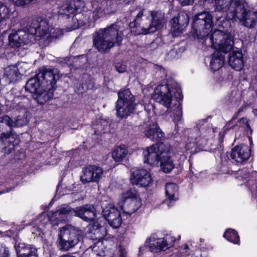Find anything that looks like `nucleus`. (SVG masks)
Masks as SVG:
<instances>
[{
  "label": "nucleus",
  "mask_w": 257,
  "mask_h": 257,
  "mask_svg": "<svg viewBox=\"0 0 257 257\" xmlns=\"http://www.w3.org/2000/svg\"><path fill=\"white\" fill-rule=\"evenodd\" d=\"M212 47L224 53L229 52L228 63L236 71L241 70L244 65L241 51L234 47L233 38L230 33L215 30L209 37Z\"/></svg>",
  "instance_id": "nucleus-1"
},
{
  "label": "nucleus",
  "mask_w": 257,
  "mask_h": 257,
  "mask_svg": "<svg viewBox=\"0 0 257 257\" xmlns=\"http://www.w3.org/2000/svg\"><path fill=\"white\" fill-rule=\"evenodd\" d=\"M216 9L226 14L229 20L238 19L246 27L253 28L257 24V12L247 11L240 0H214Z\"/></svg>",
  "instance_id": "nucleus-2"
},
{
  "label": "nucleus",
  "mask_w": 257,
  "mask_h": 257,
  "mask_svg": "<svg viewBox=\"0 0 257 257\" xmlns=\"http://www.w3.org/2000/svg\"><path fill=\"white\" fill-rule=\"evenodd\" d=\"M176 96L179 100L173 101L172 93L174 92L172 86L168 84H161L154 89L152 98L157 102L168 108L167 112L170 116L173 117L175 122H178L182 119V107L181 100L183 98L181 90L177 84H176Z\"/></svg>",
  "instance_id": "nucleus-3"
},
{
  "label": "nucleus",
  "mask_w": 257,
  "mask_h": 257,
  "mask_svg": "<svg viewBox=\"0 0 257 257\" xmlns=\"http://www.w3.org/2000/svg\"><path fill=\"white\" fill-rule=\"evenodd\" d=\"M123 36L118 24L114 23L95 33L93 45L99 52H104L114 46L120 45Z\"/></svg>",
  "instance_id": "nucleus-4"
},
{
  "label": "nucleus",
  "mask_w": 257,
  "mask_h": 257,
  "mask_svg": "<svg viewBox=\"0 0 257 257\" xmlns=\"http://www.w3.org/2000/svg\"><path fill=\"white\" fill-rule=\"evenodd\" d=\"M52 20L47 18H38L32 20V24L36 27L37 40L45 44H48L53 40L61 37L64 30L59 28L55 29L51 24Z\"/></svg>",
  "instance_id": "nucleus-5"
},
{
  "label": "nucleus",
  "mask_w": 257,
  "mask_h": 257,
  "mask_svg": "<svg viewBox=\"0 0 257 257\" xmlns=\"http://www.w3.org/2000/svg\"><path fill=\"white\" fill-rule=\"evenodd\" d=\"M23 29L13 30L9 36V45L13 48H18L25 45L34 43L37 40L36 27L32 24V20L23 26Z\"/></svg>",
  "instance_id": "nucleus-6"
},
{
  "label": "nucleus",
  "mask_w": 257,
  "mask_h": 257,
  "mask_svg": "<svg viewBox=\"0 0 257 257\" xmlns=\"http://www.w3.org/2000/svg\"><path fill=\"white\" fill-rule=\"evenodd\" d=\"M23 29L13 30L9 36V45L13 48H18L25 45L34 43L37 40L36 27L32 24V20L23 26Z\"/></svg>",
  "instance_id": "nucleus-7"
},
{
  "label": "nucleus",
  "mask_w": 257,
  "mask_h": 257,
  "mask_svg": "<svg viewBox=\"0 0 257 257\" xmlns=\"http://www.w3.org/2000/svg\"><path fill=\"white\" fill-rule=\"evenodd\" d=\"M118 96L115 105L116 115L121 118H126L135 109L137 103L135 96L129 89L119 92Z\"/></svg>",
  "instance_id": "nucleus-8"
},
{
  "label": "nucleus",
  "mask_w": 257,
  "mask_h": 257,
  "mask_svg": "<svg viewBox=\"0 0 257 257\" xmlns=\"http://www.w3.org/2000/svg\"><path fill=\"white\" fill-rule=\"evenodd\" d=\"M25 89L26 91L33 94L34 99L40 104L45 103L50 98L48 89L37 74L27 81Z\"/></svg>",
  "instance_id": "nucleus-9"
},
{
  "label": "nucleus",
  "mask_w": 257,
  "mask_h": 257,
  "mask_svg": "<svg viewBox=\"0 0 257 257\" xmlns=\"http://www.w3.org/2000/svg\"><path fill=\"white\" fill-rule=\"evenodd\" d=\"M175 240V237L171 234H167L162 238H157L155 235H152L146 240L145 245L151 251L158 253L172 247Z\"/></svg>",
  "instance_id": "nucleus-10"
},
{
  "label": "nucleus",
  "mask_w": 257,
  "mask_h": 257,
  "mask_svg": "<svg viewBox=\"0 0 257 257\" xmlns=\"http://www.w3.org/2000/svg\"><path fill=\"white\" fill-rule=\"evenodd\" d=\"M235 177L239 185L244 184L248 186L252 197L257 201V172L250 173L248 169L244 168L236 172Z\"/></svg>",
  "instance_id": "nucleus-11"
},
{
  "label": "nucleus",
  "mask_w": 257,
  "mask_h": 257,
  "mask_svg": "<svg viewBox=\"0 0 257 257\" xmlns=\"http://www.w3.org/2000/svg\"><path fill=\"white\" fill-rule=\"evenodd\" d=\"M214 130L211 127L196 129L192 132L190 137L191 141L185 145L187 150H190L195 147L196 145L204 146L213 137Z\"/></svg>",
  "instance_id": "nucleus-12"
},
{
  "label": "nucleus",
  "mask_w": 257,
  "mask_h": 257,
  "mask_svg": "<svg viewBox=\"0 0 257 257\" xmlns=\"http://www.w3.org/2000/svg\"><path fill=\"white\" fill-rule=\"evenodd\" d=\"M79 238L73 226L67 225L60 229L59 234V246L64 251L68 250L78 243Z\"/></svg>",
  "instance_id": "nucleus-13"
},
{
  "label": "nucleus",
  "mask_w": 257,
  "mask_h": 257,
  "mask_svg": "<svg viewBox=\"0 0 257 257\" xmlns=\"http://www.w3.org/2000/svg\"><path fill=\"white\" fill-rule=\"evenodd\" d=\"M213 17L208 12H204L195 15L193 27L202 37L208 36L213 26Z\"/></svg>",
  "instance_id": "nucleus-14"
},
{
  "label": "nucleus",
  "mask_w": 257,
  "mask_h": 257,
  "mask_svg": "<svg viewBox=\"0 0 257 257\" xmlns=\"http://www.w3.org/2000/svg\"><path fill=\"white\" fill-rule=\"evenodd\" d=\"M123 202L122 209L124 213L131 215L137 211L141 206V201L137 190L130 189L122 195Z\"/></svg>",
  "instance_id": "nucleus-15"
},
{
  "label": "nucleus",
  "mask_w": 257,
  "mask_h": 257,
  "mask_svg": "<svg viewBox=\"0 0 257 257\" xmlns=\"http://www.w3.org/2000/svg\"><path fill=\"white\" fill-rule=\"evenodd\" d=\"M167 146V144L160 143L153 145L145 149L143 152L145 164L151 167L158 166L159 159Z\"/></svg>",
  "instance_id": "nucleus-16"
},
{
  "label": "nucleus",
  "mask_w": 257,
  "mask_h": 257,
  "mask_svg": "<svg viewBox=\"0 0 257 257\" xmlns=\"http://www.w3.org/2000/svg\"><path fill=\"white\" fill-rule=\"evenodd\" d=\"M131 182L138 186L146 188L153 183V179L150 173L145 169L134 171L130 177Z\"/></svg>",
  "instance_id": "nucleus-17"
},
{
  "label": "nucleus",
  "mask_w": 257,
  "mask_h": 257,
  "mask_svg": "<svg viewBox=\"0 0 257 257\" xmlns=\"http://www.w3.org/2000/svg\"><path fill=\"white\" fill-rule=\"evenodd\" d=\"M37 74L44 82L48 90L54 87L56 80L59 77L58 70L51 68L43 67Z\"/></svg>",
  "instance_id": "nucleus-18"
},
{
  "label": "nucleus",
  "mask_w": 257,
  "mask_h": 257,
  "mask_svg": "<svg viewBox=\"0 0 257 257\" xmlns=\"http://www.w3.org/2000/svg\"><path fill=\"white\" fill-rule=\"evenodd\" d=\"M103 174V171L101 167L95 165L88 166L83 169L80 180L83 184L98 183L102 178Z\"/></svg>",
  "instance_id": "nucleus-19"
},
{
  "label": "nucleus",
  "mask_w": 257,
  "mask_h": 257,
  "mask_svg": "<svg viewBox=\"0 0 257 257\" xmlns=\"http://www.w3.org/2000/svg\"><path fill=\"white\" fill-rule=\"evenodd\" d=\"M102 214L111 227L117 228L120 226L122 222L120 213L113 205L109 204L103 208Z\"/></svg>",
  "instance_id": "nucleus-20"
},
{
  "label": "nucleus",
  "mask_w": 257,
  "mask_h": 257,
  "mask_svg": "<svg viewBox=\"0 0 257 257\" xmlns=\"http://www.w3.org/2000/svg\"><path fill=\"white\" fill-rule=\"evenodd\" d=\"M152 22L148 27L143 26L140 30H138L136 34L146 35L157 31L162 27L163 15L160 12H151Z\"/></svg>",
  "instance_id": "nucleus-21"
},
{
  "label": "nucleus",
  "mask_w": 257,
  "mask_h": 257,
  "mask_svg": "<svg viewBox=\"0 0 257 257\" xmlns=\"http://www.w3.org/2000/svg\"><path fill=\"white\" fill-rule=\"evenodd\" d=\"M116 11V7L111 0H103L92 12V17L96 20L113 14Z\"/></svg>",
  "instance_id": "nucleus-22"
},
{
  "label": "nucleus",
  "mask_w": 257,
  "mask_h": 257,
  "mask_svg": "<svg viewBox=\"0 0 257 257\" xmlns=\"http://www.w3.org/2000/svg\"><path fill=\"white\" fill-rule=\"evenodd\" d=\"M73 212L75 216L86 222H93L96 218V210L92 205L85 204L76 207L74 208Z\"/></svg>",
  "instance_id": "nucleus-23"
},
{
  "label": "nucleus",
  "mask_w": 257,
  "mask_h": 257,
  "mask_svg": "<svg viewBox=\"0 0 257 257\" xmlns=\"http://www.w3.org/2000/svg\"><path fill=\"white\" fill-rule=\"evenodd\" d=\"M83 0H66L59 8V15H65L67 17L76 13L81 8L84 7Z\"/></svg>",
  "instance_id": "nucleus-24"
},
{
  "label": "nucleus",
  "mask_w": 257,
  "mask_h": 257,
  "mask_svg": "<svg viewBox=\"0 0 257 257\" xmlns=\"http://www.w3.org/2000/svg\"><path fill=\"white\" fill-rule=\"evenodd\" d=\"M250 156V149L247 145H240L234 147L231 151L232 160L239 164L246 162Z\"/></svg>",
  "instance_id": "nucleus-25"
},
{
  "label": "nucleus",
  "mask_w": 257,
  "mask_h": 257,
  "mask_svg": "<svg viewBox=\"0 0 257 257\" xmlns=\"http://www.w3.org/2000/svg\"><path fill=\"white\" fill-rule=\"evenodd\" d=\"M14 247L17 257H38L37 249L32 245L17 239Z\"/></svg>",
  "instance_id": "nucleus-26"
},
{
  "label": "nucleus",
  "mask_w": 257,
  "mask_h": 257,
  "mask_svg": "<svg viewBox=\"0 0 257 257\" xmlns=\"http://www.w3.org/2000/svg\"><path fill=\"white\" fill-rule=\"evenodd\" d=\"M66 204L61 205L58 210L55 212L50 211L48 213V218L49 221L53 224L58 225L59 222H61L63 220V216L74 213L73 210Z\"/></svg>",
  "instance_id": "nucleus-27"
},
{
  "label": "nucleus",
  "mask_w": 257,
  "mask_h": 257,
  "mask_svg": "<svg viewBox=\"0 0 257 257\" xmlns=\"http://www.w3.org/2000/svg\"><path fill=\"white\" fill-rule=\"evenodd\" d=\"M170 154V146L167 145L159 159L161 169L166 173H170L174 168V164Z\"/></svg>",
  "instance_id": "nucleus-28"
},
{
  "label": "nucleus",
  "mask_w": 257,
  "mask_h": 257,
  "mask_svg": "<svg viewBox=\"0 0 257 257\" xmlns=\"http://www.w3.org/2000/svg\"><path fill=\"white\" fill-rule=\"evenodd\" d=\"M145 136L151 140L157 141L165 138V134L161 131L157 123H153L145 127Z\"/></svg>",
  "instance_id": "nucleus-29"
},
{
  "label": "nucleus",
  "mask_w": 257,
  "mask_h": 257,
  "mask_svg": "<svg viewBox=\"0 0 257 257\" xmlns=\"http://www.w3.org/2000/svg\"><path fill=\"white\" fill-rule=\"evenodd\" d=\"M0 139L5 146V148H9L8 150L10 152L20 143L19 136L12 131L9 133H2Z\"/></svg>",
  "instance_id": "nucleus-30"
},
{
  "label": "nucleus",
  "mask_w": 257,
  "mask_h": 257,
  "mask_svg": "<svg viewBox=\"0 0 257 257\" xmlns=\"http://www.w3.org/2000/svg\"><path fill=\"white\" fill-rule=\"evenodd\" d=\"M23 72L20 71L18 66H9L5 69L3 78L9 84L14 83L21 78Z\"/></svg>",
  "instance_id": "nucleus-31"
},
{
  "label": "nucleus",
  "mask_w": 257,
  "mask_h": 257,
  "mask_svg": "<svg viewBox=\"0 0 257 257\" xmlns=\"http://www.w3.org/2000/svg\"><path fill=\"white\" fill-rule=\"evenodd\" d=\"M220 50L215 51L209 58V67L212 71L220 69L224 63V56Z\"/></svg>",
  "instance_id": "nucleus-32"
},
{
  "label": "nucleus",
  "mask_w": 257,
  "mask_h": 257,
  "mask_svg": "<svg viewBox=\"0 0 257 257\" xmlns=\"http://www.w3.org/2000/svg\"><path fill=\"white\" fill-rule=\"evenodd\" d=\"M178 186L173 183H167L165 187V193L167 197L166 202L169 206L173 205L174 201L178 198Z\"/></svg>",
  "instance_id": "nucleus-33"
},
{
  "label": "nucleus",
  "mask_w": 257,
  "mask_h": 257,
  "mask_svg": "<svg viewBox=\"0 0 257 257\" xmlns=\"http://www.w3.org/2000/svg\"><path fill=\"white\" fill-rule=\"evenodd\" d=\"M105 247L100 241H98L91 249H87L84 256L87 257H103L105 256Z\"/></svg>",
  "instance_id": "nucleus-34"
},
{
  "label": "nucleus",
  "mask_w": 257,
  "mask_h": 257,
  "mask_svg": "<svg viewBox=\"0 0 257 257\" xmlns=\"http://www.w3.org/2000/svg\"><path fill=\"white\" fill-rule=\"evenodd\" d=\"M127 154V150L124 146H119L113 150L112 157L116 162H120L125 158Z\"/></svg>",
  "instance_id": "nucleus-35"
},
{
  "label": "nucleus",
  "mask_w": 257,
  "mask_h": 257,
  "mask_svg": "<svg viewBox=\"0 0 257 257\" xmlns=\"http://www.w3.org/2000/svg\"><path fill=\"white\" fill-rule=\"evenodd\" d=\"M93 230V233L96 235V241L95 242L93 245H91L88 249H91L98 241H100L103 243L101 239L106 235V233L105 227L103 226L97 225L96 224V223H94ZM102 244L103 245V244Z\"/></svg>",
  "instance_id": "nucleus-36"
},
{
  "label": "nucleus",
  "mask_w": 257,
  "mask_h": 257,
  "mask_svg": "<svg viewBox=\"0 0 257 257\" xmlns=\"http://www.w3.org/2000/svg\"><path fill=\"white\" fill-rule=\"evenodd\" d=\"M11 6L10 4L0 3V21L9 19L12 14Z\"/></svg>",
  "instance_id": "nucleus-37"
},
{
  "label": "nucleus",
  "mask_w": 257,
  "mask_h": 257,
  "mask_svg": "<svg viewBox=\"0 0 257 257\" xmlns=\"http://www.w3.org/2000/svg\"><path fill=\"white\" fill-rule=\"evenodd\" d=\"M108 122L103 119L97 120L96 122L93 124L95 134L96 135L105 133L108 130Z\"/></svg>",
  "instance_id": "nucleus-38"
},
{
  "label": "nucleus",
  "mask_w": 257,
  "mask_h": 257,
  "mask_svg": "<svg viewBox=\"0 0 257 257\" xmlns=\"http://www.w3.org/2000/svg\"><path fill=\"white\" fill-rule=\"evenodd\" d=\"M223 236L228 241L234 244L239 243V237L238 233L234 229L231 228L226 229L224 233Z\"/></svg>",
  "instance_id": "nucleus-39"
},
{
  "label": "nucleus",
  "mask_w": 257,
  "mask_h": 257,
  "mask_svg": "<svg viewBox=\"0 0 257 257\" xmlns=\"http://www.w3.org/2000/svg\"><path fill=\"white\" fill-rule=\"evenodd\" d=\"M172 20L174 22L180 24L182 27L185 28L189 22V17L186 13L181 12L179 13L177 17H174Z\"/></svg>",
  "instance_id": "nucleus-40"
},
{
  "label": "nucleus",
  "mask_w": 257,
  "mask_h": 257,
  "mask_svg": "<svg viewBox=\"0 0 257 257\" xmlns=\"http://www.w3.org/2000/svg\"><path fill=\"white\" fill-rule=\"evenodd\" d=\"M5 125L9 126L11 130L15 127L14 121L7 115L0 117V132L3 130L2 127Z\"/></svg>",
  "instance_id": "nucleus-41"
},
{
  "label": "nucleus",
  "mask_w": 257,
  "mask_h": 257,
  "mask_svg": "<svg viewBox=\"0 0 257 257\" xmlns=\"http://www.w3.org/2000/svg\"><path fill=\"white\" fill-rule=\"evenodd\" d=\"M29 119L27 117V114L26 113L25 109L23 112L22 115L18 116L17 119L14 121L15 127H19L25 125L29 122Z\"/></svg>",
  "instance_id": "nucleus-42"
},
{
  "label": "nucleus",
  "mask_w": 257,
  "mask_h": 257,
  "mask_svg": "<svg viewBox=\"0 0 257 257\" xmlns=\"http://www.w3.org/2000/svg\"><path fill=\"white\" fill-rule=\"evenodd\" d=\"M172 27L171 32L174 37H177L181 34L185 28L180 26V24L171 20Z\"/></svg>",
  "instance_id": "nucleus-43"
},
{
  "label": "nucleus",
  "mask_w": 257,
  "mask_h": 257,
  "mask_svg": "<svg viewBox=\"0 0 257 257\" xmlns=\"http://www.w3.org/2000/svg\"><path fill=\"white\" fill-rule=\"evenodd\" d=\"M81 16L82 15H81L80 14H77L73 17V22L74 23H75V22L77 21V23L76 25H74L72 27V30H75L76 29H78L81 26H84L86 24L87 19L86 18L84 19V18L81 19Z\"/></svg>",
  "instance_id": "nucleus-44"
},
{
  "label": "nucleus",
  "mask_w": 257,
  "mask_h": 257,
  "mask_svg": "<svg viewBox=\"0 0 257 257\" xmlns=\"http://www.w3.org/2000/svg\"><path fill=\"white\" fill-rule=\"evenodd\" d=\"M19 100V98L17 97L15 98L13 102H11L9 100H6L5 105L9 107V109L10 110L11 109H16V110H19L20 107L21 109H23V106L22 105L20 102H18Z\"/></svg>",
  "instance_id": "nucleus-45"
},
{
  "label": "nucleus",
  "mask_w": 257,
  "mask_h": 257,
  "mask_svg": "<svg viewBox=\"0 0 257 257\" xmlns=\"http://www.w3.org/2000/svg\"><path fill=\"white\" fill-rule=\"evenodd\" d=\"M243 110V107H240L238 110L236 112L234 115L232 117V119L228 121V122L225 126V130H228L233 128L236 124L235 120L238 117L239 114Z\"/></svg>",
  "instance_id": "nucleus-46"
},
{
  "label": "nucleus",
  "mask_w": 257,
  "mask_h": 257,
  "mask_svg": "<svg viewBox=\"0 0 257 257\" xmlns=\"http://www.w3.org/2000/svg\"><path fill=\"white\" fill-rule=\"evenodd\" d=\"M192 254V251L190 249L188 244H185L179 250V257H190Z\"/></svg>",
  "instance_id": "nucleus-47"
},
{
  "label": "nucleus",
  "mask_w": 257,
  "mask_h": 257,
  "mask_svg": "<svg viewBox=\"0 0 257 257\" xmlns=\"http://www.w3.org/2000/svg\"><path fill=\"white\" fill-rule=\"evenodd\" d=\"M217 23L220 27H222L224 29L228 28L230 25L229 20L222 17L217 20Z\"/></svg>",
  "instance_id": "nucleus-48"
},
{
  "label": "nucleus",
  "mask_w": 257,
  "mask_h": 257,
  "mask_svg": "<svg viewBox=\"0 0 257 257\" xmlns=\"http://www.w3.org/2000/svg\"><path fill=\"white\" fill-rule=\"evenodd\" d=\"M17 7H24L32 3L33 0H12Z\"/></svg>",
  "instance_id": "nucleus-49"
},
{
  "label": "nucleus",
  "mask_w": 257,
  "mask_h": 257,
  "mask_svg": "<svg viewBox=\"0 0 257 257\" xmlns=\"http://www.w3.org/2000/svg\"><path fill=\"white\" fill-rule=\"evenodd\" d=\"M0 257H10L9 250L5 245L0 243Z\"/></svg>",
  "instance_id": "nucleus-50"
},
{
  "label": "nucleus",
  "mask_w": 257,
  "mask_h": 257,
  "mask_svg": "<svg viewBox=\"0 0 257 257\" xmlns=\"http://www.w3.org/2000/svg\"><path fill=\"white\" fill-rule=\"evenodd\" d=\"M82 88L85 90L92 89L94 87V83L91 79L82 84Z\"/></svg>",
  "instance_id": "nucleus-51"
},
{
  "label": "nucleus",
  "mask_w": 257,
  "mask_h": 257,
  "mask_svg": "<svg viewBox=\"0 0 257 257\" xmlns=\"http://www.w3.org/2000/svg\"><path fill=\"white\" fill-rule=\"evenodd\" d=\"M115 68L118 72L123 73L126 70V67L123 63L118 62L116 63Z\"/></svg>",
  "instance_id": "nucleus-52"
},
{
  "label": "nucleus",
  "mask_w": 257,
  "mask_h": 257,
  "mask_svg": "<svg viewBox=\"0 0 257 257\" xmlns=\"http://www.w3.org/2000/svg\"><path fill=\"white\" fill-rule=\"evenodd\" d=\"M119 257H127V251L125 247L119 245L118 250Z\"/></svg>",
  "instance_id": "nucleus-53"
},
{
  "label": "nucleus",
  "mask_w": 257,
  "mask_h": 257,
  "mask_svg": "<svg viewBox=\"0 0 257 257\" xmlns=\"http://www.w3.org/2000/svg\"><path fill=\"white\" fill-rule=\"evenodd\" d=\"M143 14H144L143 11H142L140 12L138 14V15H137V16L136 17V18L134 22H133V23H131V26L132 27L133 25H134V26H136V24L139 23V20H140V18L143 17Z\"/></svg>",
  "instance_id": "nucleus-54"
},
{
  "label": "nucleus",
  "mask_w": 257,
  "mask_h": 257,
  "mask_svg": "<svg viewBox=\"0 0 257 257\" xmlns=\"http://www.w3.org/2000/svg\"><path fill=\"white\" fill-rule=\"evenodd\" d=\"M220 171L222 174H227L230 172L228 167L225 164L222 165Z\"/></svg>",
  "instance_id": "nucleus-55"
},
{
  "label": "nucleus",
  "mask_w": 257,
  "mask_h": 257,
  "mask_svg": "<svg viewBox=\"0 0 257 257\" xmlns=\"http://www.w3.org/2000/svg\"><path fill=\"white\" fill-rule=\"evenodd\" d=\"M194 0H178L182 6H186L192 4Z\"/></svg>",
  "instance_id": "nucleus-56"
},
{
  "label": "nucleus",
  "mask_w": 257,
  "mask_h": 257,
  "mask_svg": "<svg viewBox=\"0 0 257 257\" xmlns=\"http://www.w3.org/2000/svg\"><path fill=\"white\" fill-rule=\"evenodd\" d=\"M239 125H240L241 124L245 125L246 126L248 125L247 119L245 118H242L241 119H240L239 121Z\"/></svg>",
  "instance_id": "nucleus-57"
},
{
  "label": "nucleus",
  "mask_w": 257,
  "mask_h": 257,
  "mask_svg": "<svg viewBox=\"0 0 257 257\" xmlns=\"http://www.w3.org/2000/svg\"><path fill=\"white\" fill-rule=\"evenodd\" d=\"M38 233L35 232V227H34L33 228V229L32 230V232L33 233L36 234L37 235V234L40 235V231L38 230Z\"/></svg>",
  "instance_id": "nucleus-58"
},
{
  "label": "nucleus",
  "mask_w": 257,
  "mask_h": 257,
  "mask_svg": "<svg viewBox=\"0 0 257 257\" xmlns=\"http://www.w3.org/2000/svg\"><path fill=\"white\" fill-rule=\"evenodd\" d=\"M252 112L255 115L257 116V109L253 110Z\"/></svg>",
  "instance_id": "nucleus-59"
},
{
  "label": "nucleus",
  "mask_w": 257,
  "mask_h": 257,
  "mask_svg": "<svg viewBox=\"0 0 257 257\" xmlns=\"http://www.w3.org/2000/svg\"><path fill=\"white\" fill-rule=\"evenodd\" d=\"M144 247H140L139 248V253H141L142 252V251L144 250Z\"/></svg>",
  "instance_id": "nucleus-60"
},
{
  "label": "nucleus",
  "mask_w": 257,
  "mask_h": 257,
  "mask_svg": "<svg viewBox=\"0 0 257 257\" xmlns=\"http://www.w3.org/2000/svg\"><path fill=\"white\" fill-rule=\"evenodd\" d=\"M249 142H250V146L252 145V140L250 138H249Z\"/></svg>",
  "instance_id": "nucleus-61"
},
{
  "label": "nucleus",
  "mask_w": 257,
  "mask_h": 257,
  "mask_svg": "<svg viewBox=\"0 0 257 257\" xmlns=\"http://www.w3.org/2000/svg\"><path fill=\"white\" fill-rule=\"evenodd\" d=\"M204 122H205V120H202L201 121V122H203V123H204Z\"/></svg>",
  "instance_id": "nucleus-62"
},
{
  "label": "nucleus",
  "mask_w": 257,
  "mask_h": 257,
  "mask_svg": "<svg viewBox=\"0 0 257 257\" xmlns=\"http://www.w3.org/2000/svg\"><path fill=\"white\" fill-rule=\"evenodd\" d=\"M1 22V21H0V23Z\"/></svg>",
  "instance_id": "nucleus-63"
}]
</instances>
